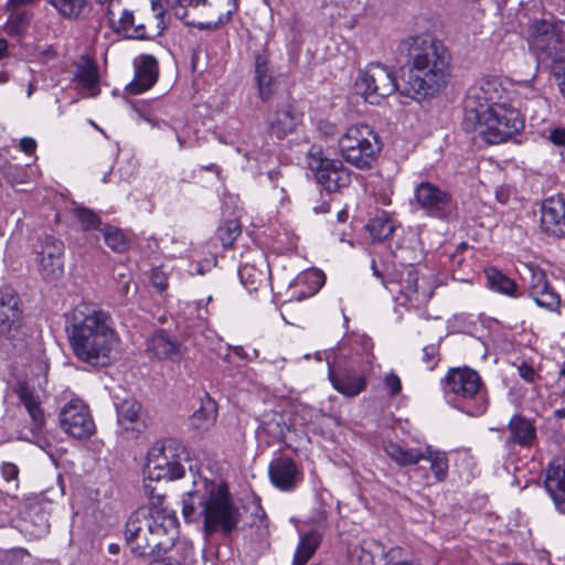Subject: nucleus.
<instances>
[{
  "label": "nucleus",
  "instance_id": "nucleus-51",
  "mask_svg": "<svg viewBox=\"0 0 565 565\" xmlns=\"http://www.w3.org/2000/svg\"><path fill=\"white\" fill-rule=\"evenodd\" d=\"M555 76L559 79L558 87L562 95L565 97V56L561 61H555L550 64Z\"/></svg>",
  "mask_w": 565,
  "mask_h": 565
},
{
  "label": "nucleus",
  "instance_id": "nucleus-36",
  "mask_svg": "<svg viewBox=\"0 0 565 565\" xmlns=\"http://www.w3.org/2000/svg\"><path fill=\"white\" fill-rule=\"evenodd\" d=\"M319 543L320 537L316 532L301 536L294 557L295 565H305L315 554Z\"/></svg>",
  "mask_w": 565,
  "mask_h": 565
},
{
  "label": "nucleus",
  "instance_id": "nucleus-61",
  "mask_svg": "<svg viewBox=\"0 0 565 565\" xmlns=\"http://www.w3.org/2000/svg\"><path fill=\"white\" fill-rule=\"evenodd\" d=\"M319 130L326 135V136H332L337 131V127L334 124L329 121H320L319 122Z\"/></svg>",
  "mask_w": 565,
  "mask_h": 565
},
{
  "label": "nucleus",
  "instance_id": "nucleus-22",
  "mask_svg": "<svg viewBox=\"0 0 565 565\" xmlns=\"http://www.w3.org/2000/svg\"><path fill=\"white\" fill-rule=\"evenodd\" d=\"M107 19L109 26L117 34H121L127 39L145 40L148 38L146 26L142 23H135L132 11L124 9L118 18L113 8L108 7Z\"/></svg>",
  "mask_w": 565,
  "mask_h": 565
},
{
  "label": "nucleus",
  "instance_id": "nucleus-38",
  "mask_svg": "<svg viewBox=\"0 0 565 565\" xmlns=\"http://www.w3.org/2000/svg\"><path fill=\"white\" fill-rule=\"evenodd\" d=\"M18 318V297L11 289L0 290V324L13 322Z\"/></svg>",
  "mask_w": 565,
  "mask_h": 565
},
{
  "label": "nucleus",
  "instance_id": "nucleus-29",
  "mask_svg": "<svg viewBox=\"0 0 565 565\" xmlns=\"http://www.w3.org/2000/svg\"><path fill=\"white\" fill-rule=\"evenodd\" d=\"M15 392L32 419L31 429L33 431L39 430L44 423V415L38 397L34 396L31 388L24 383H19Z\"/></svg>",
  "mask_w": 565,
  "mask_h": 565
},
{
  "label": "nucleus",
  "instance_id": "nucleus-2",
  "mask_svg": "<svg viewBox=\"0 0 565 565\" xmlns=\"http://www.w3.org/2000/svg\"><path fill=\"white\" fill-rule=\"evenodd\" d=\"M407 75L402 94L413 99L433 97L450 77V55L441 41L430 34L409 36L401 44Z\"/></svg>",
  "mask_w": 565,
  "mask_h": 565
},
{
  "label": "nucleus",
  "instance_id": "nucleus-27",
  "mask_svg": "<svg viewBox=\"0 0 565 565\" xmlns=\"http://www.w3.org/2000/svg\"><path fill=\"white\" fill-rule=\"evenodd\" d=\"M299 122V116L294 107L286 106L278 109L268 120V132L277 139L285 138L292 132Z\"/></svg>",
  "mask_w": 565,
  "mask_h": 565
},
{
  "label": "nucleus",
  "instance_id": "nucleus-59",
  "mask_svg": "<svg viewBox=\"0 0 565 565\" xmlns=\"http://www.w3.org/2000/svg\"><path fill=\"white\" fill-rule=\"evenodd\" d=\"M252 526H255L253 524ZM267 520L265 516L258 518V524H256V535L259 541H263L268 536Z\"/></svg>",
  "mask_w": 565,
  "mask_h": 565
},
{
  "label": "nucleus",
  "instance_id": "nucleus-18",
  "mask_svg": "<svg viewBox=\"0 0 565 565\" xmlns=\"http://www.w3.org/2000/svg\"><path fill=\"white\" fill-rule=\"evenodd\" d=\"M541 227L553 236H565V198L551 196L542 203Z\"/></svg>",
  "mask_w": 565,
  "mask_h": 565
},
{
  "label": "nucleus",
  "instance_id": "nucleus-7",
  "mask_svg": "<svg viewBox=\"0 0 565 565\" xmlns=\"http://www.w3.org/2000/svg\"><path fill=\"white\" fill-rule=\"evenodd\" d=\"M521 111L513 105L497 103L471 130L489 145L504 142L524 129Z\"/></svg>",
  "mask_w": 565,
  "mask_h": 565
},
{
  "label": "nucleus",
  "instance_id": "nucleus-42",
  "mask_svg": "<svg viewBox=\"0 0 565 565\" xmlns=\"http://www.w3.org/2000/svg\"><path fill=\"white\" fill-rule=\"evenodd\" d=\"M106 245L117 253H124L129 247V242L124 233L114 226L106 225L102 228Z\"/></svg>",
  "mask_w": 565,
  "mask_h": 565
},
{
  "label": "nucleus",
  "instance_id": "nucleus-60",
  "mask_svg": "<svg viewBox=\"0 0 565 565\" xmlns=\"http://www.w3.org/2000/svg\"><path fill=\"white\" fill-rule=\"evenodd\" d=\"M35 148H36V141L33 138L24 137L20 140V149L23 152L31 154L35 151Z\"/></svg>",
  "mask_w": 565,
  "mask_h": 565
},
{
  "label": "nucleus",
  "instance_id": "nucleus-8",
  "mask_svg": "<svg viewBox=\"0 0 565 565\" xmlns=\"http://www.w3.org/2000/svg\"><path fill=\"white\" fill-rule=\"evenodd\" d=\"M185 458L186 451L180 441L166 439L149 449L145 473L156 481L179 479L184 473L181 461Z\"/></svg>",
  "mask_w": 565,
  "mask_h": 565
},
{
  "label": "nucleus",
  "instance_id": "nucleus-31",
  "mask_svg": "<svg viewBox=\"0 0 565 565\" xmlns=\"http://www.w3.org/2000/svg\"><path fill=\"white\" fill-rule=\"evenodd\" d=\"M255 75L259 96L264 102H267L274 93L276 79L270 73L266 58L260 55L255 61Z\"/></svg>",
  "mask_w": 565,
  "mask_h": 565
},
{
  "label": "nucleus",
  "instance_id": "nucleus-52",
  "mask_svg": "<svg viewBox=\"0 0 565 565\" xmlns=\"http://www.w3.org/2000/svg\"><path fill=\"white\" fill-rule=\"evenodd\" d=\"M152 286L159 291H164L168 288V277L160 268H154L151 273Z\"/></svg>",
  "mask_w": 565,
  "mask_h": 565
},
{
  "label": "nucleus",
  "instance_id": "nucleus-14",
  "mask_svg": "<svg viewBox=\"0 0 565 565\" xmlns=\"http://www.w3.org/2000/svg\"><path fill=\"white\" fill-rule=\"evenodd\" d=\"M61 428L70 436L84 439L95 431V423L86 404L72 399L64 405L60 413Z\"/></svg>",
  "mask_w": 565,
  "mask_h": 565
},
{
  "label": "nucleus",
  "instance_id": "nucleus-23",
  "mask_svg": "<svg viewBox=\"0 0 565 565\" xmlns=\"http://www.w3.org/2000/svg\"><path fill=\"white\" fill-rule=\"evenodd\" d=\"M147 352L158 360L177 361L182 356L181 344L163 331L154 333L148 340Z\"/></svg>",
  "mask_w": 565,
  "mask_h": 565
},
{
  "label": "nucleus",
  "instance_id": "nucleus-54",
  "mask_svg": "<svg viewBox=\"0 0 565 565\" xmlns=\"http://www.w3.org/2000/svg\"><path fill=\"white\" fill-rule=\"evenodd\" d=\"M385 386L390 390L391 395H397L402 390L399 377L395 373H388L384 379Z\"/></svg>",
  "mask_w": 565,
  "mask_h": 565
},
{
  "label": "nucleus",
  "instance_id": "nucleus-9",
  "mask_svg": "<svg viewBox=\"0 0 565 565\" xmlns=\"http://www.w3.org/2000/svg\"><path fill=\"white\" fill-rule=\"evenodd\" d=\"M529 43L537 58L546 64L565 57L562 42L565 39V22L534 20L527 29Z\"/></svg>",
  "mask_w": 565,
  "mask_h": 565
},
{
  "label": "nucleus",
  "instance_id": "nucleus-64",
  "mask_svg": "<svg viewBox=\"0 0 565 565\" xmlns=\"http://www.w3.org/2000/svg\"><path fill=\"white\" fill-rule=\"evenodd\" d=\"M330 210V203L328 201H323L321 204L313 206V212L316 214L328 213Z\"/></svg>",
  "mask_w": 565,
  "mask_h": 565
},
{
  "label": "nucleus",
  "instance_id": "nucleus-24",
  "mask_svg": "<svg viewBox=\"0 0 565 565\" xmlns=\"http://www.w3.org/2000/svg\"><path fill=\"white\" fill-rule=\"evenodd\" d=\"M329 379L339 393L349 397L359 395L365 388L364 375L355 371L345 370L338 373L329 367Z\"/></svg>",
  "mask_w": 565,
  "mask_h": 565
},
{
  "label": "nucleus",
  "instance_id": "nucleus-10",
  "mask_svg": "<svg viewBox=\"0 0 565 565\" xmlns=\"http://www.w3.org/2000/svg\"><path fill=\"white\" fill-rule=\"evenodd\" d=\"M358 92L371 105H379L397 88L395 71L382 63H370L355 81Z\"/></svg>",
  "mask_w": 565,
  "mask_h": 565
},
{
  "label": "nucleus",
  "instance_id": "nucleus-40",
  "mask_svg": "<svg viewBox=\"0 0 565 565\" xmlns=\"http://www.w3.org/2000/svg\"><path fill=\"white\" fill-rule=\"evenodd\" d=\"M216 420V411L213 405H203L190 417V425L199 433L207 431Z\"/></svg>",
  "mask_w": 565,
  "mask_h": 565
},
{
  "label": "nucleus",
  "instance_id": "nucleus-13",
  "mask_svg": "<svg viewBox=\"0 0 565 565\" xmlns=\"http://www.w3.org/2000/svg\"><path fill=\"white\" fill-rule=\"evenodd\" d=\"M385 287L391 292H398L403 305L414 309L424 308L431 298V290L426 285H418V271L411 265L401 271L399 280H391Z\"/></svg>",
  "mask_w": 565,
  "mask_h": 565
},
{
  "label": "nucleus",
  "instance_id": "nucleus-62",
  "mask_svg": "<svg viewBox=\"0 0 565 565\" xmlns=\"http://www.w3.org/2000/svg\"><path fill=\"white\" fill-rule=\"evenodd\" d=\"M132 108H134V110H136V111L140 115V117H141L145 121H147L149 125H151L152 127H158V122H157V120H154L152 117H150V116H148V115L143 114V113L141 111V109L138 107V105H134V106H132Z\"/></svg>",
  "mask_w": 565,
  "mask_h": 565
},
{
  "label": "nucleus",
  "instance_id": "nucleus-49",
  "mask_svg": "<svg viewBox=\"0 0 565 565\" xmlns=\"http://www.w3.org/2000/svg\"><path fill=\"white\" fill-rule=\"evenodd\" d=\"M403 552L401 547H392L386 552L383 548V556L385 558L383 565H416L412 561L403 558Z\"/></svg>",
  "mask_w": 565,
  "mask_h": 565
},
{
  "label": "nucleus",
  "instance_id": "nucleus-57",
  "mask_svg": "<svg viewBox=\"0 0 565 565\" xmlns=\"http://www.w3.org/2000/svg\"><path fill=\"white\" fill-rule=\"evenodd\" d=\"M548 139L555 146L565 147V128H555L551 130Z\"/></svg>",
  "mask_w": 565,
  "mask_h": 565
},
{
  "label": "nucleus",
  "instance_id": "nucleus-4",
  "mask_svg": "<svg viewBox=\"0 0 565 565\" xmlns=\"http://www.w3.org/2000/svg\"><path fill=\"white\" fill-rule=\"evenodd\" d=\"M173 514L157 507L141 508L130 514L125 530L127 545L136 556H161L172 545L178 533Z\"/></svg>",
  "mask_w": 565,
  "mask_h": 565
},
{
  "label": "nucleus",
  "instance_id": "nucleus-11",
  "mask_svg": "<svg viewBox=\"0 0 565 565\" xmlns=\"http://www.w3.org/2000/svg\"><path fill=\"white\" fill-rule=\"evenodd\" d=\"M414 203L426 216L448 220L456 211L452 194L430 181H422L414 188Z\"/></svg>",
  "mask_w": 565,
  "mask_h": 565
},
{
  "label": "nucleus",
  "instance_id": "nucleus-5",
  "mask_svg": "<svg viewBox=\"0 0 565 565\" xmlns=\"http://www.w3.org/2000/svg\"><path fill=\"white\" fill-rule=\"evenodd\" d=\"M447 403L470 416H479L487 409L479 374L469 367L451 369L444 384Z\"/></svg>",
  "mask_w": 565,
  "mask_h": 565
},
{
  "label": "nucleus",
  "instance_id": "nucleus-44",
  "mask_svg": "<svg viewBox=\"0 0 565 565\" xmlns=\"http://www.w3.org/2000/svg\"><path fill=\"white\" fill-rule=\"evenodd\" d=\"M380 547L383 551V546L377 542H363L361 545L355 546L351 552L352 561L356 565H374V555L372 547Z\"/></svg>",
  "mask_w": 565,
  "mask_h": 565
},
{
  "label": "nucleus",
  "instance_id": "nucleus-43",
  "mask_svg": "<svg viewBox=\"0 0 565 565\" xmlns=\"http://www.w3.org/2000/svg\"><path fill=\"white\" fill-rule=\"evenodd\" d=\"M241 233L242 226L239 222L237 220H228L217 228L216 235L223 247L227 248L233 246Z\"/></svg>",
  "mask_w": 565,
  "mask_h": 565
},
{
  "label": "nucleus",
  "instance_id": "nucleus-35",
  "mask_svg": "<svg viewBox=\"0 0 565 565\" xmlns=\"http://www.w3.org/2000/svg\"><path fill=\"white\" fill-rule=\"evenodd\" d=\"M366 228L374 241L382 242L388 239L393 235L394 224L386 212H381L370 220Z\"/></svg>",
  "mask_w": 565,
  "mask_h": 565
},
{
  "label": "nucleus",
  "instance_id": "nucleus-46",
  "mask_svg": "<svg viewBox=\"0 0 565 565\" xmlns=\"http://www.w3.org/2000/svg\"><path fill=\"white\" fill-rule=\"evenodd\" d=\"M477 89H480L481 95L487 97V100L492 103H500L501 87L497 79H483L473 85Z\"/></svg>",
  "mask_w": 565,
  "mask_h": 565
},
{
  "label": "nucleus",
  "instance_id": "nucleus-6",
  "mask_svg": "<svg viewBox=\"0 0 565 565\" xmlns=\"http://www.w3.org/2000/svg\"><path fill=\"white\" fill-rule=\"evenodd\" d=\"M338 145L343 160L360 170L370 169L382 150L379 135L365 124L349 126Z\"/></svg>",
  "mask_w": 565,
  "mask_h": 565
},
{
  "label": "nucleus",
  "instance_id": "nucleus-37",
  "mask_svg": "<svg viewBox=\"0 0 565 565\" xmlns=\"http://www.w3.org/2000/svg\"><path fill=\"white\" fill-rule=\"evenodd\" d=\"M31 13L26 10L11 9L4 31L11 36H20L29 29Z\"/></svg>",
  "mask_w": 565,
  "mask_h": 565
},
{
  "label": "nucleus",
  "instance_id": "nucleus-34",
  "mask_svg": "<svg viewBox=\"0 0 565 565\" xmlns=\"http://www.w3.org/2000/svg\"><path fill=\"white\" fill-rule=\"evenodd\" d=\"M75 77L81 87L86 90L87 96H96L98 88V70L94 64H84L77 67Z\"/></svg>",
  "mask_w": 565,
  "mask_h": 565
},
{
  "label": "nucleus",
  "instance_id": "nucleus-55",
  "mask_svg": "<svg viewBox=\"0 0 565 565\" xmlns=\"http://www.w3.org/2000/svg\"><path fill=\"white\" fill-rule=\"evenodd\" d=\"M1 475L6 481H15L18 479L19 469L14 463L3 462L0 467Z\"/></svg>",
  "mask_w": 565,
  "mask_h": 565
},
{
  "label": "nucleus",
  "instance_id": "nucleus-28",
  "mask_svg": "<svg viewBox=\"0 0 565 565\" xmlns=\"http://www.w3.org/2000/svg\"><path fill=\"white\" fill-rule=\"evenodd\" d=\"M241 282L248 291H257L266 286L268 279V266L265 262L260 263V267L245 263L238 269Z\"/></svg>",
  "mask_w": 565,
  "mask_h": 565
},
{
  "label": "nucleus",
  "instance_id": "nucleus-25",
  "mask_svg": "<svg viewBox=\"0 0 565 565\" xmlns=\"http://www.w3.org/2000/svg\"><path fill=\"white\" fill-rule=\"evenodd\" d=\"M117 423L126 431L139 433L145 427L142 407L132 398L117 404Z\"/></svg>",
  "mask_w": 565,
  "mask_h": 565
},
{
  "label": "nucleus",
  "instance_id": "nucleus-39",
  "mask_svg": "<svg viewBox=\"0 0 565 565\" xmlns=\"http://www.w3.org/2000/svg\"><path fill=\"white\" fill-rule=\"evenodd\" d=\"M488 286L503 295L512 296L516 290V284L497 268L486 270Z\"/></svg>",
  "mask_w": 565,
  "mask_h": 565
},
{
  "label": "nucleus",
  "instance_id": "nucleus-50",
  "mask_svg": "<svg viewBox=\"0 0 565 565\" xmlns=\"http://www.w3.org/2000/svg\"><path fill=\"white\" fill-rule=\"evenodd\" d=\"M439 355V348L437 344H428L423 348V362L426 364V369L431 371L437 362Z\"/></svg>",
  "mask_w": 565,
  "mask_h": 565
},
{
  "label": "nucleus",
  "instance_id": "nucleus-53",
  "mask_svg": "<svg viewBox=\"0 0 565 565\" xmlns=\"http://www.w3.org/2000/svg\"><path fill=\"white\" fill-rule=\"evenodd\" d=\"M518 373L520 377H522L527 383H534L537 379H540V375L534 370V367L526 362H522L518 366Z\"/></svg>",
  "mask_w": 565,
  "mask_h": 565
},
{
  "label": "nucleus",
  "instance_id": "nucleus-1",
  "mask_svg": "<svg viewBox=\"0 0 565 565\" xmlns=\"http://www.w3.org/2000/svg\"><path fill=\"white\" fill-rule=\"evenodd\" d=\"M66 333L74 355L90 366H107L119 344L115 321L108 311L82 302L66 315Z\"/></svg>",
  "mask_w": 565,
  "mask_h": 565
},
{
  "label": "nucleus",
  "instance_id": "nucleus-48",
  "mask_svg": "<svg viewBox=\"0 0 565 565\" xmlns=\"http://www.w3.org/2000/svg\"><path fill=\"white\" fill-rule=\"evenodd\" d=\"M282 417L279 414H274L273 419L269 422H263V428L268 434L276 438H284L286 425L281 423Z\"/></svg>",
  "mask_w": 565,
  "mask_h": 565
},
{
  "label": "nucleus",
  "instance_id": "nucleus-33",
  "mask_svg": "<svg viewBox=\"0 0 565 565\" xmlns=\"http://www.w3.org/2000/svg\"><path fill=\"white\" fill-rule=\"evenodd\" d=\"M423 460H427L430 462V470L438 482H443L446 480L448 476V457L445 451L433 449L430 446H427L425 450H423Z\"/></svg>",
  "mask_w": 565,
  "mask_h": 565
},
{
  "label": "nucleus",
  "instance_id": "nucleus-41",
  "mask_svg": "<svg viewBox=\"0 0 565 565\" xmlns=\"http://www.w3.org/2000/svg\"><path fill=\"white\" fill-rule=\"evenodd\" d=\"M161 8L171 10L175 18L185 21L188 8H196L205 4L206 0H157Z\"/></svg>",
  "mask_w": 565,
  "mask_h": 565
},
{
  "label": "nucleus",
  "instance_id": "nucleus-26",
  "mask_svg": "<svg viewBox=\"0 0 565 565\" xmlns=\"http://www.w3.org/2000/svg\"><path fill=\"white\" fill-rule=\"evenodd\" d=\"M510 436L508 441L511 444L520 445L522 447H530L536 440V428L534 424L522 415H514L508 424Z\"/></svg>",
  "mask_w": 565,
  "mask_h": 565
},
{
  "label": "nucleus",
  "instance_id": "nucleus-58",
  "mask_svg": "<svg viewBox=\"0 0 565 565\" xmlns=\"http://www.w3.org/2000/svg\"><path fill=\"white\" fill-rule=\"evenodd\" d=\"M235 8H236V4H234V6H233V9L227 10V12H226L225 14L221 15V17L218 18V21H217V22H215V23H213V24H211V23H207V24L200 23L199 28H200L201 30H203V29H210V28H212V26H213V28H217L218 25H223V24L227 23V22L231 20V17H232L233 10H234Z\"/></svg>",
  "mask_w": 565,
  "mask_h": 565
},
{
  "label": "nucleus",
  "instance_id": "nucleus-56",
  "mask_svg": "<svg viewBox=\"0 0 565 565\" xmlns=\"http://www.w3.org/2000/svg\"><path fill=\"white\" fill-rule=\"evenodd\" d=\"M512 195H514V190L509 185H501L495 190V198L502 204L508 203Z\"/></svg>",
  "mask_w": 565,
  "mask_h": 565
},
{
  "label": "nucleus",
  "instance_id": "nucleus-30",
  "mask_svg": "<svg viewBox=\"0 0 565 565\" xmlns=\"http://www.w3.org/2000/svg\"><path fill=\"white\" fill-rule=\"evenodd\" d=\"M385 454L398 466H413L423 460V450L418 448H403L394 441L384 444Z\"/></svg>",
  "mask_w": 565,
  "mask_h": 565
},
{
  "label": "nucleus",
  "instance_id": "nucleus-17",
  "mask_svg": "<svg viewBox=\"0 0 565 565\" xmlns=\"http://www.w3.org/2000/svg\"><path fill=\"white\" fill-rule=\"evenodd\" d=\"M530 278L527 288L530 297L535 303L548 311L557 312L561 307V296L547 280L546 274L539 268H529Z\"/></svg>",
  "mask_w": 565,
  "mask_h": 565
},
{
  "label": "nucleus",
  "instance_id": "nucleus-15",
  "mask_svg": "<svg viewBox=\"0 0 565 565\" xmlns=\"http://www.w3.org/2000/svg\"><path fill=\"white\" fill-rule=\"evenodd\" d=\"M34 253L39 270L45 279H54L62 275L64 270V243L61 239L46 235L38 242Z\"/></svg>",
  "mask_w": 565,
  "mask_h": 565
},
{
  "label": "nucleus",
  "instance_id": "nucleus-19",
  "mask_svg": "<svg viewBox=\"0 0 565 565\" xmlns=\"http://www.w3.org/2000/svg\"><path fill=\"white\" fill-rule=\"evenodd\" d=\"M135 77L126 86L130 94L138 95L151 88L158 79V62L152 55H140L135 60Z\"/></svg>",
  "mask_w": 565,
  "mask_h": 565
},
{
  "label": "nucleus",
  "instance_id": "nucleus-32",
  "mask_svg": "<svg viewBox=\"0 0 565 565\" xmlns=\"http://www.w3.org/2000/svg\"><path fill=\"white\" fill-rule=\"evenodd\" d=\"M63 18L77 20L88 10V0H45Z\"/></svg>",
  "mask_w": 565,
  "mask_h": 565
},
{
  "label": "nucleus",
  "instance_id": "nucleus-21",
  "mask_svg": "<svg viewBox=\"0 0 565 565\" xmlns=\"http://www.w3.org/2000/svg\"><path fill=\"white\" fill-rule=\"evenodd\" d=\"M480 89L473 85L468 89L463 102L462 129L465 131L476 130V125L489 113L495 103L490 104L487 97L481 95Z\"/></svg>",
  "mask_w": 565,
  "mask_h": 565
},
{
  "label": "nucleus",
  "instance_id": "nucleus-45",
  "mask_svg": "<svg viewBox=\"0 0 565 565\" xmlns=\"http://www.w3.org/2000/svg\"><path fill=\"white\" fill-rule=\"evenodd\" d=\"M74 214L84 231L96 230L102 224L100 217L87 207H76Z\"/></svg>",
  "mask_w": 565,
  "mask_h": 565
},
{
  "label": "nucleus",
  "instance_id": "nucleus-47",
  "mask_svg": "<svg viewBox=\"0 0 565 565\" xmlns=\"http://www.w3.org/2000/svg\"><path fill=\"white\" fill-rule=\"evenodd\" d=\"M181 550L183 551V561H185L190 553V550L186 546H184L183 544L175 545L173 543V545L167 552H161V554H169V555L166 557L156 559L151 565H174V562L178 561L174 557V554H178V552Z\"/></svg>",
  "mask_w": 565,
  "mask_h": 565
},
{
  "label": "nucleus",
  "instance_id": "nucleus-12",
  "mask_svg": "<svg viewBox=\"0 0 565 565\" xmlns=\"http://www.w3.org/2000/svg\"><path fill=\"white\" fill-rule=\"evenodd\" d=\"M308 166L315 172L318 183H320L328 193H333L345 188L351 182V174L343 166L342 161L329 159L322 152L310 153Z\"/></svg>",
  "mask_w": 565,
  "mask_h": 565
},
{
  "label": "nucleus",
  "instance_id": "nucleus-16",
  "mask_svg": "<svg viewBox=\"0 0 565 565\" xmlns=\"http://www.w3.org/2000/svg\"><path fill=\"white\" fill-rule=\"evenodd\" d=\"M268 476L271 484L285 492L294 491L303 480L300 467L287 456H279L270 461Z\"/></svg>",
  "mask_w": 565,
  "mask_h": 565
},
{
  "label": "nucleus",
  "instance_id": "nucleus-63",
  "mask_svg": "<svg viewBox=\"0 0 565 565\" xmlns=\"http://www.w3.org/2000/svg\"><path fill=\"white\" fill-rule=\"evenodd\" d=\"M534 104L540 108H544L546 106V100L542 98L541 96H535L533 100H530L524 105V109L527 111L530 109V104Z\"/></svg>",
  "mask_w": 565,
  "mask_h": 565
},
{
  "label": "nucleus",
  "instance_id": "nucleus-20",
  "mask_svg": "<svg viewBox=\"0 0 565 565\" xmlns=\"http://www.w3.org/2000/svg\"><path fill=\"white\" fill-rule=\"evenodd\" d=\"M544 486L556 510L565 514V459H555L545 470Z\"/></svg>",
  "mask_w": 565,
  "mask_h": 565
},
{
  "label": "nucleus",
  "instance_id": "nucleus-3",
  "mask_svg": "<svg viewBox=\"0 0 565 565\" xmlns=\"http://www.w3.org/2000/svg\"><path fill=\"white\" fill-rule=\"evenodd\" d=\"M182 514L186 521L202 520L206 537L216 533L228 537L241 520L239 508L234 503L227 484L201 477L194 479L192 489L184 493Z\"/></svg>",
  "mask_w": 565,
  "mask_h": 565
}]
</instances>
